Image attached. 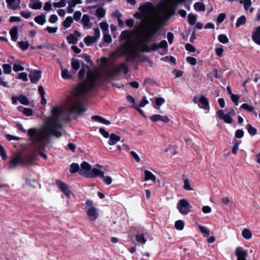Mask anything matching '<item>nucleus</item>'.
<instances>
[{
    "mask_svg": "<svg viewBox=\"0 0 260 260\" xmlns=\"http://www.w3.org/2000/svg\"><path fill=\"white\" fill-rule=\"evenodd\" d=\"M99 76L90 71L87 73L86 79L81 82L72 92L62 105L54 107L52 114L40 129L30 128L28 131L29 139L40 155L47 159L46 154L41 152L49 143L51 135L57 138L61 136L62 126L60 120L66 115L75 113L81 114L86 111L82 104V97L97 84Z\"/></svg>",
    "mask_w": 260,
    "mask_h": 260,
    "instance_id": "nucleus-1",
    "label": "nucleus"
},
{
    "mask_svg": "<svg viewBox=\"0 0 260 260\" xmlns=\"http://www.w3.org/2000/svg\"><path fill=\"white\" fill-rule=\"evenodd\" d=\"M147 43L142 40H138L134 44L124 43L119 47L118 51L121 53L122 55H126V61H133L138 56L139 52H150L158 49L157 44L154 43L150 47Z\"/></svg>",
    "mask_w": 260,
    "mask_h": 260,
    "instance_id": "nucleus-2",
    "label": "nucleus"
},
{
    "mask_svg": "<svg viewBox=\"0 0 260 260\" xmlns=\"http://www.w3.org/2000/svg\"><path fill=\"white\" fill-rule=\"evenodd\" d=\"M85 210L87 216L91 221H95L98 218V210L93 206V202L91 201H86Z\"/></svg>",
    "mask_w": 260,
    "mask_h": 260,
    "instance_id": "nucleus-3",
    "label": "nucleus"
},
{
    "mask_svg": "<svg viewBox=\"0 0 260 260\" xmlns=\"http://www.w3.org/2000/svg\"><path fill=\"white\" fill-rule=\"evenodd\" d=\"M177 208L179 212L182 215H186L190 211L191 206L188 201L185 199L180 200L177 204Z\"/></svg>",
    "mask_w": 260,
    "mask_h": 260,
    "instance_id": "nucleus-4",
    "label": "nucleus"
},
{
    "mask_svg": "<svg viewBox=\"0 0 260 260\" xmlns=\"http://www.w3.org/2000/svg\"><path fill=\"white\" fill-rule=\"evenodd\" d=\"M193 102L194 104H198L199 106L201 108L205 110L209 109V100L205 96H202L200 98L195 96L193 98Z\"/></svg>",
    "mask_w": 260,
    "mask_h": 260,
    "instance_id": "nucleus-5",
    "label": "nucleus"
},
{
    "mask_svg": "<svg viewBox=\"0 0 260 260\" xmlns=\"http://www.w3.org/2000/svg\"><path fill=\"white\" fill-rule=\"evenodd\" d=\"M91 166L86 161H83L81 165L79 170V173L81 175L86 177L91 176Z\"/></svg>",
    "mask_w": 260,
    "mask_h": 260,
    "instance_id": "nucleus-6",
    "label": "nucleus"
},
{
    "mask_svg": "<svg viewBox=\"0 0 260 260\" xmlns=\"http://www.w3.org/2000/svg\"><path fill=\"white\" fill-rule=\"evenodd\" d=\"M55 182L61 192L63 193L67 197L70 198L71 194L72 193L68 185L59 180H56Z\"/></svg>",
    "mask_w": 260,
    "mask_h": 260,
    "instance_id": "nucleus-7",
    "label": "nucleus"
},
{
    "mask_svg": "<svg viewBox=\"0 0 260 260\" xmlns=\"http://www.w3.org/2000/svg\"><path fill=\"white\" fill-rule=\"evenodd\" d=\"M160 19V18L158 16L156 18L155 20L150 21L149 23L150 29L149 31L154 33L155 35L159 29Z\"/></svg>",
    "mask_w": 260,
    "mask_h": 260,
    "instance_id": "nucleus-8",
    "label": "nucleus"
},
{
    "mask_svg": "<svg viewBox=\"0 0 260 260\" xmlns=\"http://www.w3.org/2000/svg\"><path fill=\"white\" fill-rule=\"evenodd\" d=\"M42 73L39 70H32L30 72L29 77L32 83H36L41 78Z\"/></svg>",
    "mask_w": 260,
    "mask_h": 260,
    "instance_id": "nucleus-9",
    "label": "nucleus"
},
{
    "mask_svg": "<svg viewBox=\"0 0 260 260\" xmlns=\"http://www.w3.org/2000/svg\"><path fill=\"white\" fill-rule=\"evenodd\" d=\"M151 4L147 3L141 5L139 7V10L145 17H147L151 11Z\"/></svg>",
    "mask_w": 260,
    "mask_h": 260,
    "instance_id": "nucleus-10",
    "label": "nucleus"
},
{
    "mask_svg": "<svg viewBox=\"0 0 260 260\" xmlns=\"http://www.w3.org/2000/svg\"><path fill=\"white\" fill-rule=\"evenodd\" d=\"M252 39L258 45H260V26L254 28L252 32Z\"/></svg>",
    "mask_w": 260,
    "mask_h": 260,
    "instance_id": "nucleus-11",
    "label": "nucleus"
},
{
    "mask_svg": "<svg viewBox=\"0 0 260 260\" xmlns=\"http://www.w3.org/2000/svg\"><path fill=\"white\" fill-rule=\"evenodd\" d=\"M6 2L9 9L16 10L20 8L21 0H6Z\"/></svg>",
    "mask_w": 260,
    "mask_h": 260,
    "instance_id": "nucleus-12",
    "label": "nucleus"
},
{
    "mask_svg": "<svg viewBox=\"0 0 260 260\" xmlns=\"http://www.w3.org/2000/svg\"><path fill=\"white\" fill-rule=\"evenodd\" d=\"M235 254L237 257V260H246L247 252L241 247H238L235 251Z\"/></svg>",
    "mask_w": 260,
    "mask_h": 260,
    "instance_id": "nucleus-13",
    "label": "nucleus"
},
{
    "mask_svg": "<svg viewBox=\"0 0 260 260\" xmlns=\"http://www.w3.org/2000/svg\"><path fill=\"white\" fill-rule=\"evenodd\" d=\"M218 115L219 118L224 121L226 123L230 124L233 121V119L229 114L224 113L223 110H219L218 111Z\"/></svg>",
    "mask_w": 260,
    "mask_h": 260,
    "instance_id": "nucleus-14",
    "label": "nucleus"
},
{
    "mask_svg": "<svg viewBox=\"0 0 260 260\" xmlns=\"http://www.w3.org/2000/svg\"><path fill=\"white\" fill-rule=\"evenodd\" d=\"M150 119L153 122L161 121L164 123H168L170 119L167 116H162L159 114H154L150 117Z\"/></svg>",
    "mask_w": 260,
    "mask_h": 260,
    "instance_id": "nucleus-15",
    "label": "nucleus"
},
{
    "mask_svg": "<svg viewBox=\"0 0 260 260\" xmlns=\"http://www.w3.org/2000/svg\"><path fill=\"white\" fill-rule=\"evenodd\" d=\"M75 34L76 35L74 34H70L67 37V39L69 43L75 44L77 43L78 40L77 37H80L81 35L77 30L75 31Z\"/></svg>",
    "mask_w": 260,
    "mask_h": 260,
    "instance_id": "nucleus-16",
    "label": "nucleus"
},
{
    "mask_svg": "<svg viewBox=\"0 0 260 260\" xmlns=\"http://www.w3.org/2000/svg\"><path fill=\"white\" fill-rule=\"evenodd\" d=\"M132 33L131 31L129 30H124L121 32L120 38L122 40H125V42L124 43H130L129 40L132 37Z\"/></svg>",
    "mask_w": 260,
    "mask_h": 260,
    "instance_id": "nucleus-17",
    "label": "nucleus"
},
{
    "mask_svg": "<svg viewBox=\"0 0 260 260\" xmlns=\"http://www.w3.org/2000/svg\"><path fill=\"white\" fill-rule=\"evenodd\" d=\"M25 161L23 160L20 155H17L11 160L10 164L14 167L19 164L25 163Z\"/></svg>",
    "mask_w": 260,
    "mask_h": 260,
    "instance_id": "nucleus-18",
    "label": "nucleus"
},
{
    "mask_svg": "<svg viewBox=\"0 0 260 260\" xmlns=\"http://www.w3.org/2000/svg\"><path fill=\"white\" fill-rule=\"evenodd\" d=\"M29 7L34 10L40 9L42 7V3L39 0H30Z\"/></svg>",
    "mask_w": 260,
    "mask_h": 260,
    "instance_id": "nucleus-19",
    "label": "nucleus"
},
{
    "mask_svg": "<svg viewBox=\"0 0 260 260\" xmlns=\"http://www.w3.org/2000/svg\"><path fill=\"white\" fill-rule=\"evenodd\" d=\"M82 23L84 28H90L92 23L90 21L89 16L87 14H84L82 18Z\"/></svg>",
    "mask_w": 260,
    "mask_h": 260,
    "instance_id": "nucleus-20",
    "label": "nucleus"
},
{
    "mask_svg": "<svg viewBox=\"0 0 260 260\" xmlns=\"http://www.w3.org/2000/svg\"><path fill=\"white\" fill-rule=\"evenodd\" d=\"M114 72L116 73L123 72L125 74L128 73V67L125 63H121L114 69Z\"/></svg>",
    "mask_w": 260,
    "mask_h": 260,
    "instance_id": "nucleus-21",
    "label": "nucleus"
},
{
    "mask_svg": "<svg viewBox=\"0 0 260 260\" xmlns=\"http://www.w3.org/2000/svg\"><path fill=\"white\" fill-rule=\"evenodd\" d=\"M120 137L115 134H111L109 137L108 144L110 145H114L120 140Z\"/></svg>",
    "mask_w": 260,
    "mask_h": 260,
    "instance_id": "nucleus-22",
    "label": "nucleus"
},
{
    "mask_svg": "<svg viewBox=\"0 0 260 260\" xmlns=\"http://www.w3.org/2000/svg\"><path fill=\"white\" fill-rule=\"evenodd\" d=\"M61 77L64 79H70L72 77L73 74L70 72L67 69L61 67Z\"/></svg>",
    "mask_w": 260,
    "mask_h": 260,
    "instance_id": "nucleus-23",
    "label": "nucleus"
},
{
    "mask_svg": "<svg viewBox=\"0 0 260 260\" xmlns=\"http://www.w3.org/2000/svg\"><path fill=\"white\" fill-rule=\"evenodd\" d=\"M240 3L243 5L245 10L247 11L249 9L250 12L253 11V8H250L252 4L251 0H241Z\"/></svg>",
    "mask_w": 260,
    "mask_h": 260,
    "instance_id": "nucleus-24",
    "label": "nucleus"
},
{
    "mask_svg": "<svg viewBox=\"0 0 260 260\" xmlns=\"http://www.w3.org/2000/svg\"><path fill=\"white\" fill-rule=\"evenodd\" d=\"M104 173L103 171H101L96 168H93L91 171V176L89 177H95L100 176L101 177H104Z\"/></svg>",
    "mask_w": 260,
    "mask_h": 260,
    "instance_id": "nucleus-25",
    "label": "nucleus"
},
{
    "mask_svg": "<svg viewBox=\"0 0 260 260\" xmlns=\"http://www.w3.org/2000/svg\"><path fill=\"white\" fill-rule=\"evenodd\" d=\"M10 34L12 41L16 42L18 39V28L15 26L12 27L10 31Z\"/></svg>",
    "mask_w": 260,
    "mask_h": 260,
    "instance_id": "nucleus-26",
    "label": "nucleus"
},
{
    "mask_svg": "<svg viewBox=\"0 0 260 260\" xmlns=\"http://www.w3.org/2000/svg\"><path fill=\"white\" fill-rule=\"evenodd\" d=\"M145 174V181H148L151 180L153 181L154 182L156 181V177L154 175H153L150 171L148 170H145L144 171Z\"/></svg>",
    "mask_w": 260,
    "mask_h": 260,
    "instance_id": "nucleus-27",
    "label": "nucleus"
},
{
    "mask_svg": "<svg viewBox=\"0 0 260 260\" xmlns=\"http://www.w3.org/2000/svg\"><path fill=\"white\" fill-rule=\"evenodd\" d=\"M92 119L95 121H98L101 123L105 124L106 125H109L111 123L109 120H107L102 117L98 115L93 116Z\"/></svg>",
    "mask_w": 260,
    "mask_h": 260,
    "instance_id": "nucleus-28",
    "label": "nucleus"
},
{
    "mask_svg": "<svg viewBox=\"0 0 260 260\" xmlns=\"http://www.w3.org/2000/svg\"><path fill=\"white\" fill-rule=\"evenodd\" d=\"M194 9L197 12H204L206 10V6L203 3L197 2L194 4Z\"/></svg>",
    "mask_w": 260,
    "mask_h": 260,
    "instance_id": "nucleus-29",
    "label": "nucleus"
},
{
    "mask_svg": "<svg viewBox=\"0 0 260 260\" xmlns=\"http://www.w3.org/2000/svg\"><path fill=\"white\" fill-rule=\"evenodd\" d=\"M106 10L103 7H99L97 8L95 16L100 19L104 18L105 16Z\"/></svg>",
    "mask_w": 260,
    "mask_h": 260,
    "instance_id": "nucleus-30",
    "label": "nucleus"
},
{
    "mask_svg": "<svg viewBox=\"0 0 260 260\" xmlns=\"http://www.w3.org/2000/svg\"><path fill=\"white\" fill-rule=\"evenodd\" d=\"M96 41V38L93 36H87L84 39V43L87 46H90Z\"/></svg>",
    "mask_w": 260,
    "mask_h": 260,
    "instance_id": "nucleus-31",
    "label": "nucleus"
},
{
    "mask_svg": "<svg viewBox=\"0 0 260 260\" xmlns=\"http://www.w3.org/2000/svg\"><path fill=\"white\" fill-rule=\"evenodd\" d=\"M154 35V33H152V32H150V31H148L147 32H146L144 33L142 37L143 38V40L145 41V42H149L151 41V38Z\"/></svg>",
    "mask_w": 260,
    "mask_h": 260,
    "instance_id": "nucleus-32",
    "label": "nucleus"
},
{
    "mask_svg": "<svg viewBox=\"0 0 260 260\" xmlns=\"http://www.w3.org/2000/svg\"><path fill=\"white\" fill-rule=\"evenodd\" d=\"M18 108L19 111L21 110V109H23V113L27 116H31L33 114V111L30 108H23L22 106H19Z\"/></svg>",
    "mask_w": 260,
    "mask_h": 260,
    "instance_id": "nucleus-33",
    "label": "nucleus"
},
{
    "mask_svg": "<svg viewBox=\"0 0 260 260\" xmlns=\"http://www.w3.org/2000/svg\"><path fill=\"white\" fill-rule=\"evenodd\" d=\"M242 235L244 239L247 240L251 239L252 237V233L248 229H245L242 231Z\"/></svg>",
    "mask_w": 260,
    "mask_h": 260,
    "instance_id": "nucleus-34",
    "label": "nucleus"
},
{
    "mask_svg": "<svg viewBox=\"0 0 260 260\" xmlns=\"http://www.w3.org/2000/svg\"><path fill=\"white\" fill-rule=\"evenodd\" d=\"M18 101L21 104L24 105H28L29 104V101L28 98L23 94L19 95L18 97Z\"/></svg>",
    "mask_w": 260,
    "mask_h": 260,
    "instance_id": "nucleus-35",
    "label": "nucleus"
},
{
    "mask_svg": "<svg viewBox=\"0 0 260 260\" xmlns=\"http://www.w3.org/2000/svg\"><path fill=\"white\" fill-rule=\"evenodd\" d=\"M165 102V100L163 98H157L155 99V105L154 107L155 109H159L160 106H161Z\"/></svg>",
    "mask_w": 260,
    "mask_h": 260,
    "instance_id": "nucleus-36",
    "label": "nucleus"
},
{
    "mask_svg": "<svg viewBox=\"0 0 260 260\" xmlns=\"http://www.w3.org/2000/svg\"><path fill=\"white\" fill-rule=\"evenodd\" d=\"M35 21L40 25H43L46 22L45 16L44 15H39L35 18Z\"/></svg>",
    "mask_w": 260,
    "mask_h": 260,
    "instance_id": "nucleus-37",
    "label": "nucleus"
},
{
    "mask_svg": "<svg viewBox=\"0 0 260 260\" xmlns=\"http://www.w3.org/2000/svg\"><path fill=\"white\" fill-rule=\"evenodd\" d=\"M246 22V18L245 16H241L238 18L236 23V27H238L244 24Z\"/></svg>",
    "mask_w": 260,
    "mask_h": 260,
    "instance_id": "nucleus-38",
    "label": "nucleus"
},
{
    "mask_svg": "<svg viewBox=\"0 0 260 260\" xmlns=\"http://www.w3.org/2000/svg\"><path fill=\"white\" fill-rule=\"evenodd\" d=\"M73 22V20L72 17H67L63 22V25L66 28H69L71 26Z\"/></svg>",
    "mask_w": 260,
    "mask_h": 260,
    "instance_id": "nucleus-39",
    "label": "nucleus"
},
{
    "mask_svg": "<svg viewBox=\"0 0 260 260\" xmlns=\"http://www.w3.org/2000/svg\"><path fill=\"white\" fill-rule=\"evenodd\" d=\"M198 226L202 233L205 235L206 236H208L210 235V230L208 229L207 227L201 225L199 224H198Z\"/></svg>",
    "mask_w": 260,
    "mask_h": 260,
    "instance_id": "nucleus-40",
    "label": "nucleus"
},
{
    "mask_svg": "<svg viewBox=\"0 0 260 260\" xmlns=\"http://www.w3.org/2000/svg\"><path fill=\"white\" fill-rule=\"evenodd\" d=\"M80 169V168L78 164L73 163L70 166V171L71 173H74L78 171L79 172Z\"/></svg>",
    "mask_w": 260,
    "mask_h": 260,
    "instance_id": "nucleus-41",
    "label": "nucleus"
},
{
    "mask_svg": "<svg viewBox=\"0 0 260 260\" xmlns=\"http://www.w3.org/2000/svg\"><path fill=\"white\" fill-rule=\"evenodd\" d=\"M72 69L74 71V73H75L80 68V63L77 60H73L71 62Z\"/></svg>",
    "mask_w": 260,
    "mask_h": 260,
    "instance_id": "nucleus-42",
    "label": "nucleus"
},
{
    "mask_svg": "<svg viewBox=\"0 0 260 260\" xmlns=\"http://www.w3.org/2000/svg\"><path fill=\"white\" fill-rule=\"evenodd\" d=\"M218 41L223 44H226L229 42V39L226 36L223 34L220 35L218 36Z\"/></svg>",
    "mask_w": 260,
    "mask_h": 260,
    "instance_id": "nucleus-43",
    "label": "nucleus"
},
{
    "mask_svg": "<svg viewBox=\"0 0 260 260\" xmlns=\"http://www.w3.org/2000/svg\"><path fill=\"white\" fill-rule=\"evenodd\" d=\"M3 69L4 70V73L5 74H10L11 72V71H12L11 66L9 64H7V63L4 64L3 65Z\"/></svg>",
    "mask_w": 260,
    "mask_h": 260,
    "instance_id": "nucleus-44",
    "label": "nucleus"
},
{
    "mask_svg": "<svg viewBox=\"0 0 260 260\" xmlns=\"http://www.w3.org/2000/svg\"><path fill=\"white\" fill-rule=\"evenodd\" d=\"M18 44L19 45V47L22 50H26L28 49L29 47V43L28 42H18Z\"/></svg>",
    "mask_w": 260,
    "mask_h": 260,
    "instance_id": "nucleus-45",
    "label": "nucleus"
},
{
    "mask_svg": "<svg viewBox=\"0 0 260 260\" xmlns=\"http://www.w3.org/2000/svg\"><path fill=\"white\" fill-rule=\"evenodd\" d=\"M136 239L138 242L145 244L146 242V240L143 234H138L136 236Z\"/></svg>",
    "mask_w": 260,
    "mask_h": 260,
    "instance_id": "nucleus-46",
    "label": "nucleus"
},
{
    "mask_svg": "<svg viewBox=\"0 0 260 260\" xmlns=\"http://www.w3.org/2000/svg\"><path fill=\"white\" fill-rule=\"evenodd\" d=\"M247 129L249 134L251 136H254L256 134L257 130L251 125L248 124L247 126Z\"/></svg>",
    "mask_w": 260,
    "mask_h": 260,
    "instance_id": "nucleus-47",
    "label": "nucleus"
},
{
    "mask_svg": "<svg viewBox=\"0 0 260 260\" xmlns=\"http://www.w3.org/2000/svg\"><path fill=\"white\" fill-rule=\"evenodd\" d=\"M184 222L182 220H179L175 222V226L178 230H182L184 228Z\"/></svg>",
    "mask_w": 260,
    "mask_h": 260,
    "instance_id": "nucleus-48",
    "label": "nucleus"
},
{
    "mask_svg": "<svg viewBox=\"0 0 260 260\" xmlns=\"http://www.w3.org/2000/svg\"><path fill=\"white\" fill-rule=\"evenodd\" d=\"M197 21V17L194 15L189 14L188 15V22L190 25H194Z\"/></svg>",
    "mask_w": 260,
    "mask_h": 260,
    "instance_id": "nucleus-49",
    "label": "nucleus"
},
{
    "mask_svg": "<svg viewBox=\"0 0 260 260\" xmlns=\"http://www.w3.org/2000/svg\"><path fill=\"white\" fill-rule=\"evenodd\" d=\"M66 5V2L63 0H61L58 2H55L53 4V6L55 8H62Z\"/></svg>",
    "mask_w": 260,
    "mask_h": 260,
    "instance_id": "nucleus-50",
    "label": "nucleus"
},
{
    "mask_svg": "<svg viewBox=\"0 0 260 260\" xmlns=\"http://www.w3.org/2000/svg\"><path fill=\"white\" fill-rule=\"evenodd\" d=\"M231 98L232 101V102L234 103L235 106L238 105V102L240 99V96L238 94H232L231 95Z\"/></svg>",
    "mask_w": 260,
    "mask_h": 260,
    "instance_id": "nucleus-51",
    "label": "nucleus"
},
{
    "mask_svg": "<svg viewBox=\"0 0 260 260\" xmlns=\"http://www.w3.org/2000/svg\"><path fill=\"white\" fill-rule=\"evenodd\" d=\"M82 0H71L68 2V5H71V7H75L78 4H82Z\"/></svg>",
    "mask_w": 260,
    "mask_h": 260,
    "instance_id": "nucleus-52",
    "label": "nucleus"
},
{
    "mask_svg": "<svg viewBox=\"0 0 260 260\" xmlns=\"http://www.w3.org/2000/svg\"><path fill=\"white\" fill-rule=\"evenodd\" d=\"M240 108L249 112H253V107L248 104H242Z\"/></svg>",
    "mask_w": 260,
    "mask_h": 260,
    "instance_id": "nucleus-53",
    "label": "nucleus"
},
{
    "mask_svg": "<svg viewBox=\"0 0 260 260\" xmlns=\"http://www.w3.org/2000/svg\"><path fill=\"white\" fill-rule=\"evenodd\" d=\"M100 26L104 32H107V31L108 30L109 26L106 22H102L100 23Z\"/></svg>",
    "mask_w": 260,
    "mask_h": 260,
    "instance_id": "nucleus-54",
    "label": "nucleus"
},
{
    "mask_svg": "<svg viewBox=\"0 0 260 260\" xmlns=\"http://www.w3.org/2000/svg\"><path fill=\"white\" fill-rule=\"evenodd\" d=\"M17 78L19 79H21L23 81H27L28 80L27 75L26 73H25L24 72L20 73L18 75Z\"/></svg>",
    "mask_w": 260,
    "mask_h": 260,
    "instance_id": "nucleus-55",
    "label": "nucleus"
},
{
    "mask_svg": "<svg viewBox=\"0 0 260 260\" xmlns=\"http://www.w3.org/2000/svg\"><path fill=\"white\" fill-rule=\"evenodd\" d=\"M13 70L16 72L22 71L24 70V67L20 64L15 63L13 64Z\"/></svg>",
    "mask_w": 260,
    "mask_h": 260,
    "instance_id": "nucleus-56",
    "label": "nucleus"
},
{
    "mask_svg": "<svg viewBox=\"0 0 260 260\" xmlns=\"http://www.w3.org/2000/svg\"><path fill=\"white\" fill-rule=\"evenodd\" d=\"M0 154L3 159L5 160L7 158V155L6 151L2 145H0Z\"/></svg>",
    "mask_w": 260,
    "mask_h": 260,
    "instance_id": "nucleus-57",
    "label": "nucleus"
},
{
    "mask_svg": "<svg viewBox=\"0 0 260 260\" xmlns=\"http://www.w3.org/2000/svg\"><path fill=\"white\" fill-rule=\"evenodd\" d=\"M184 188L187 190H192L193 189L191 187L190 183L187 179L184 180Z\"/></svg>",
    "mask_w": 260,
    "mask_h": 260,
    "instance_id": "nucleus-58",
    "label": "nucleus"
},
{
    "mask_svg": "<svg viewBox=\"0 0 260 260\" xmlns=\"http://www.w3.org/2000/svg\"><path fill=\"white\" fill-rule=\"evenodd\" d=\"M187 61L190 64L194 66L197 63V59L196 58L193 57H187L186 58Z\"/></svg>",
    "mask_w": 260,
    "mask_h": 260,
    "instance_id": "nucleus-59",
    "label": "nucleus"
},
{
    "mask_svg": "<svg viewBox=\"0 0 260 260\" xmlns=\"http://www.w3.org/2000/svg\"><path fill=\"white\" fill-rule=\"evenodd\" d=\"M99 132L101 133V134L105 138H108L110 136L109 133L103 128H100Z\"/></svg>",
    "mask_w": 260,
    "mask_h": 260,
    "instance_id": "nucleus-60",
    "label": "nucleus"
},
{
    "mask_svg": "<svg viewBox=\"0 0 260 260\" xmlns=\"http://www.w3.org/2000/svg\"><path fill=\"white\" fill-rule=\"evenodd\" d=\"M225 18V15L224 13H220L217 19V23L220 24L222 23Z\"/></svg>",
    "mask_w": 260,
    "mask_h": 260,
    "instance_id": "nucleus-61",
    "label": "nucleus"
},
{
    "mask_svg": "<svg viewBox=\"0 0 260 260\" xmlns=\"http://www.w3.org/2000/svg\"><path fill=\"white\" fill-rule=\"evenodd\" d=\"M104 40L106 43H110L112 41L111 36L107 32H104Z\"/></svg>",
    "mask_w": 260,
    "mask_h": 260,
    "instance_id": "nucleus-62",
    "label": "nucleus"
},
{
    "mask_svg": "<svg viewBox=\"0 0 260 260\" xmlns=\"http://www.w3.org/2000/svg\"><path fill=\"white\" fill-rule=\"evenodd\" d=\"M58 29L57 27H50V26H47L46 28V30L50 34H54L55 33Z\"/></svg>",
    "mask_w": 260,
    "mask_h": 260,
    "instance_id": "nucleus-63",
    "label": "nucleus"
},
{
    "mask_svg": "<svg viewBox=\"0 0 260 260\" xmlns=\"http://www.w3.org/2000/svg\"><path fill=\"white\" fill-rule=\"evenodd\" d=\"M58 20L57 16L55 14H52L50 16L49 19V21L51 23H54L56 22Z\"/></svg>",
    "mask_w": 260,
    "mask_h": 260,
    "instance_id": "nucleus-64",
    "label": "nucleus"
}]
</instances>
